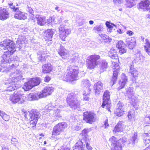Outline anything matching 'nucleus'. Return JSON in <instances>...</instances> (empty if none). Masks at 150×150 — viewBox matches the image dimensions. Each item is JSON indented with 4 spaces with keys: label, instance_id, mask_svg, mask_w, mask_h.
I'll return each instance as SVG.
<instances>
[{
    "label": "nucleus",
    "instance_id": "1",
    "mask_svg": "<svg viewBox=\"0 0 150 150\" xmlns=\"http://www.w3.org/2000/svg\"><path fill=\"white\" fill-rule=\"evenodd\" d=\"M16 44H14L13 42L9 39H7L4 41L0 42V46L1 49L8 50V51L4 52L2 56L3 62L6 63L9 62L10 56L13 54L16 50L15 49V47L16 46L21 49L25 45V43L23 41L21 40L18 39L16 42Z\"/></svg>",
    "mask_w": 150,
    "mask_h": 150
},
{
    "label": "nucleus",
    "instance_id": "2",
    "mask_svg": "<svg viewBox=\"0 0 150 150\" xmlns=\"http://www.w3.org/2000/svg\"><path fill=\"white\" fill-rule=\"evenodd\" d=\"M67 74L63 77V80L66 81H73L78 79V69L77 67L70 66L67 69Z\"/></svg>",
    "mask_w": 150,
    "mask_h": 150
},
{
    "label": "nucleus",
    "instance_id": "3",
    "mask_svg": "<svg viewBox=\"0 0 150 150\" xmlns=\"http://www.w3.org/2000/svg\"><path fill=\"white\" fill-rule=\"evenodd\" d=\"M100 57L99 55L94 54L88 56L86 60V66L88 68L94 69L100 61Z\"/></svg>",
    "mask_w": 150,
    "mask_h": 150
},
{
    "label": "nucleus",
    "instance_id": "4",
    "mask_svg": "<svg viewBox=\"0 0 150 150\" xmlns=\"http://www.w3.org/2000/svg\"><path fill=\"white\" fill-rule=\"evenodd\" d=\"M66 101L68 105L72 109H75L80 108L79 102L74 93H71L68 94Z\"/></svg>",
    "mask_w": 150,
    "mask_h": 150
},
{
    "label": "nucleus",
    "instance_id": "5",
    "mask_svg": "<svg viewBox=\"0 0 150 150\" xmlns=\"http://www.w3.org/2000/svg\"><path fill=\"white\" fill-rule=\"evenodd\" d=\"M41 81V79L39 77L31 79L28 82H25L23 87L25 91H28L35 86L39 85Z\"/></svg>",
    "mask_w": 150,
    "mask_h": 150
},
{
    "label": "nucleus",
    "instance_id": "6",
    "mask_svg": "<svg viewBox=\"0 0 150 150\" xmlns=\"http://www.w3.org/2000/svg\"><path fill=\"white\" fill-rule=\"evenodd\" d=\"M103 103L101 105V107L104 108L105 106L106 108L110 111V92L108 90H106L104 92L103 96Z\"/></svg>",
    "mask_w": 150,
    "mask_h": 150
},
{
    "label": "nucleus",
    "instance_id": "7",
    "mask_svg": "<svg viewBox=\"0 0 150 150\" xmlns=\"http://www.w3.org/2000/svg\"><path fill=\"white\" fill-rule=\"evenodd\" d=\"M15 93V92L13 94L10 96V100L14 103L18 102L19 103L22 104L24 101V96L21 94Z\"/></svg>",
    "mask_w": 150,
    "mask_h": 150
},
{
    "label": "nucleus",
    "instance_id": "8",
    "mask_svg": "<svg viewBox=\"0 0 150 150\" xmlns=\"http://www.w3.org/2000/svg\"><path fill=\"white\" fill-rule=\"evenodd\" d=\"M109 141L111 144L113 146L111 150H122V145L119 142V140H118L114 137H112L109 139Z\"/></svg>",
    "mask_w": 150,
    "mask_h": 150
},
{
    "label": "nucleus",
    "instance_id": "9",
    "mask_svg": "<svg viewBox=\"0 0 150 150\" xmlns=\"http://www.w3.org/2000/svg\"><path fill=\"white\" fill-rule=\"evenodd\" d=\"M83 119L86 122L92 124L95 121V114L90 112H85L83 113Z\"/></svg>",
    "mask_w": 150,
    "mask_h": 150
},
{
    "label": "nucleus",
    "instance_id": "10",
    "mask_svg": "<svg viewBox=\"0 0 150 150\" xmlns=\"http://www.w3.org/2000/svg\"><path fill=\"white\" fill-rule=\"evenodd\" d=\"M57 46L59 47L57 50L58 53L63 59H65L69 57V53L63 46L60 44H58Z\"/></svg>",
    "mask_w": 150,
    "mask_h": 150
},
{
    "label": "nucleus",
    "instance_id": "11",
    "mask_svg": "<svg viewBox=\"0 0 150 150\" xmlns=\"http://www.w3.org/2000/svg\"><path fill=\"white\" fill-rule=\"evenodd\" d=\"M57 46L59 47L57 50L58 53L63 59H65L69 57V53L63 46L60 44H58Z\"/></svg>",
    "mask_w": 150,
    "mask_h": 150
},
{
    "label": "nucleus",
    "instance_id": "12",
    "mask_svg": "<svg viewBox=\"0 0 150 150\" xmlns=\"http://www.w3.org/2000/svg\"><path fill=\"white\" fill-rule=\"evenodd\" d=\"M128 65L129 67V73L134 78L138 77L139 74L138 71L134 68V63L133 62L130 61L128 63Z\"/></svg>",
    "mask_w": 150,
    "mask_h": 150
},
{
    "label": "nucleus",
    "instance_id": "13",
    "mask_svg": "<svg viewBox=\"0 0 150 150\" xmlns=\"http://www.w3.org/2000/svg\"><path fill=\"white\" fill-rule=\"evenodd\" d=\"M54 29H48L45 30L44 33V39L46 41H50L53 35L55 32Z\"/></svg>",
    "mask_w": 150,
    "mask_h": 150
},
{
    "label": "nucleus",
    "instance_id": "14",
    "mask_svg": "<svg viewBox=\"0 0 150 150\" xmlns=\"http://www.w3.org/2000/svg\"><path fill=\"white\" fill-rule=\"evenodd\" d=\"M15 12L14 14V17L15 18L21 20H25L27 18V13L21 11L19 9V8Z\"/></svg>",
    "mask_w": 150,
    "mask_h": 150
},
{
    "label": "nucleus",
    "instance_id": "15",
    "mask_svg": "<svg viewBox=\"0 0 150 150\" xmlns=\"http://www.w3.org/2000/svg\"><path fill=\"white\" fill-rule=\"evenodd\" d=\"M44 95L41 92L30 93L28 96V99L30 101L38 100L43 97Z\"/></svg>",
    "mask_w": 150,
    "mask_h": 150
},
{
    "label": "nucleus",
    "instance_id": "16",
    "mask_svg": "<svg viewBox=\"0 0 150 150\" xmlns=\"http://www.w3.org/2000/svg\"><path fill=\"white\" fill-rule=\"evenodd\" d=\"M150 1L149 0L142 1L139 3V8L144 11H148L150 8Z\"/></svg>",
    "mask_w": 150,
    "mask_h": 150
},
{
    "label": "nucleus",
    "instance_id": "17",
    "mask_svg": "<svg viewBox=\"0 0 150 150\" xmlns=\"http://www.w3.org/2000/svg\"><path fill=\"white\" fill-rule=\"evenodd\" d=\"M9 17V13L6 9L0 7V20H4Z\"/></svg>",
    "mask_w": 150,
    "mask_h": 150
},
{
    "label": "nucleus",
    "instance_id": "18",
    "mask_svg": "<svg viewBox=\"0 0 150 150\" xmlns=\"http://www.w3.org/2000/svg\"><path fill=\"white\" fill-rule=\"evenodd\" d=\"M133 89L132 87L129 88L127 89L126 93V96L129 99H131V100L132 102H134V100L133 99L135 94Z\"/></svg>",
    "mask_w": 150,
    "mask_h": 150
},
{
    "label": "nucleus",
    "instance_id": "19",
    "mask_svg": "<svg viewBox=\"0 0 150 150\" xmlns=\"http://www.w3.org/2000/svg\"><path fill=\"white\" fill-rule=\"evenodd\" d=\"M40 115L38 111L35 109H32L29 112V117L31 120L38 119Z\"/></svg>",
    "mask_w": 150,
    "mask_h": 150
},
{
    "label": "nucleus",
    "instance_id": "20",
    "mask_svg": "<svg viewBox=\"0 0 150 150\" xmlns=\"http://www.w3.org/2000/svg\"><path fill=\"white\" fill-rule=\"evenodd\" d=\"M124 123L123 121H119L115 126L113 130V132L116 133L122 131L124 126Z\"/></svg>",
    "mask_w": 150,
    "mask_h": 150
},
{
    "label": "nucleus",
    "instance_id": "21",
    "mask_svg": "<svg viewBox=\"0 0 150 150\" xmlns=\"http://www.w3.org/2000/svg\"><path fill=\"white\" fill-rule=\"evenodd\" d=\"M103 84L100 81H98L95 84L94 88L96 95L100 94V91L103 88Z\"/></svg>",
    "mask_w": 150,
    "mask_h": 150
},
{
    "label": "nucleus",
    "instance_id": "22",
    "mask_svg": "<svg viewBox=\"0 0 150 150\" xmlns=\"http://www.w3.org/2000/svg\"><path fill=\"white\" fill-rule=\"evenodd\" d=\"M84 146V142L80 140L76 143L75 146L73 147V150H83Z\"/></svg>",
    "mask_w": 150,
    "mask_h": 150
},
{
    "label": "nucleus",
    "instance_id": "23",
    "mask_svg": "<svg viewBox=\"0 0 150 150\" xmlns=\"http://www.w3.org/2000/svg\"><path fill=\"white\" fill-rule=\"evenodd\" d=\"M127 81V77L125 75H124L121 79L119 81V86L118 88L120 90L123 88Z\"/></svg>",
    "mask_w": 150,
    "mask_h": 150
},
{
    "label": "nucleus",
    "instance_id": "24",
    "mask_svg": "<svg viewBox=\"0 0 150 150\" xmlns=\"http://www.w3.org/2000/svg\"><path fill=\"white\" fill-rule=\"evenodd\" d=\"M71 32V30L69 29H65L64 31H62L60 32L59 37L62 40H64L66 37Z\"/></svg>",
    "mask_w": 150,
    "mask_h": 150
},
{
    "label": "nucleus",
    "instance_id": "25",
    "mask_svg": "<svg viewBox=\"0 0 150 150\" xmlns=\"http://www.w3.org/2000/svg\"><path fill=\"white\" fill-rule=\"evenodd\" d=\"M42 72L44 73H49L52 71V66L50 64H45L42 66Z\"/></svg>",
    "mask_w": 150,
    "mask_h": 150
},
{
    "label": "nucleus",
    "instance_id": "26",
    "mask_svg": "<svg viewBox=\"0 0 150 150\" xmlns=\"http://www.w3.org/2000/svg\"><path fill=\"white\" fill-rule=\"evenodd\" d=\"M36 18L37 19V23L40 25H44L46 24L45 17H41L39 15H36Z\"/></svg>",
    "mask_w": 150,
    "mask_h": 150
},
{
    "label": "nucleus",
    "instance_id": "27",
    "mask_svg": "<svg viewBox=\"0 0 150 150\" xmlns=\"http://www.w3.org/2000/svg\"><path fill=\"white\" fill-rule=\"evenodd\" d=\"M53 91V88L52 87H46L42 91L41 93L44 95L43 97L47 95H50Z\"/></svg>",
    "mask_w": 150,
    "mask_h": 150
},
{
    "label": "nucleus",
    "instance_id": "28",
    "mask_svg": "<svg viewBox=\"0 0 150 150\" xmlns=\"http://www.w3.org/2000/svg\"><path fill=\"white\" fill-rule=\"evenodd\" d=\"M21 71L18 70H16L15 73L16 74L17 73L18 76H16L13 77L12 78V79H13V81L12 79V83H14L15 82H17V80H21L22 79L23 76L22 75V74H23L22 72Z\"/></svg>",
    "mask_w": 150,
    "mask_h": 150
},
{
    "label": "nucleus",
    "instance_id": "29",
    "mask_svg": "<svg viewBox=\"0 0 150 150\" xmlns=\"http://www.w3.org/2000/svg\"><path fill=\"white\" fill-rule=\"evenodd\" d=\"M119 72V70L117 69L114 70L113 72V75L111 79L110 83L112 86L116 82L117 79L118 73Z\"/></svg>",
    "mask_w": 150,
    "mask_h": 150
},
{
    "label": "nucleus",
    "instance_id": "30",
    "mask_svg": "<svg viewBox=\"0 0 150 150\" xmlns=\"http://www.w3.org/2000/svg\"><path fill=\"white\" fill-rule=\"evenodd\" d=\"M126 42L128 45V47L130 49H132L134 47L135 42L134 41H132L131 38H127L126 39Z\"/></svg>",
    "mask_w": 150,
    "mask_h": 150
},
{
    "label": "nucleus",
    "instance_id": "31",
    "mask_svg": "<svg viewBox=\"0 0 150 150\" xmlns=\"http://www.w3.org/2000/svg\"><path fill=\"white\" fill-rule=\"evenodd\" d=\"M100 61V70L102 71H105L108 67V63L105 60H102Z\"/></svg>",
    "mask_w": 150,
    "mask_h": 150
},
{
    "label": "nucleus",
    "instance_id": "32",
    "mask_svg": "<svg viewBox=\"0 0 150 150\" xmlns=\"http://www.w3.org/2000/svg\"><path fill=\"white\" fill-rule=\"evenodd\" d=\"M91 89H85L83 92V99L85 101H88L89 100L90 98V91Z\"/></svg>",
    "mask_w": 150,
    "mask_h": 150
},
{
    "label": "nucleus",
    "instance_id": "33",
    "mask_svg": "<svg viewBox=\"0 0 150 150\" xmlns=\"http://www.w3.org/2000/svg\"><path fill=\"white\" fill-rule=\"evenodd\" d=\"M81 85L82 87L86 88L85 89H87L88 88L90 89L89 87L91 85V83L88 80L83 79L82 80L81 83Z\"/></svg>",
    "mask_w": 150,
    "mask_h": 150
},
{
    "label": "nucleus",
    "instance_id": "34",
    "mask_svg": "<svg viewBox=\"0 0 150 150\" xmlns=\"http://www.w3.org/2000/svg\"><path fill=\"white\" fill-rule=\"evenodd\" d=\"M56 125L58 127V129H59L61 132L63 131L64 129L67 127V125L65 122L59 123Z\"/></svg>",
    "mask_w": 150,
    "mask_h": 150
},
{
    "label": "nucleus",
    "instance_id": "35",
    "mask_svg": "<svg viewBox=\"0 0 150 150\" xmlns=\"http://www.w3.org/2000/svg\"><path fill=\"white\" fill-rule=\"evenodd\" d=\"M56 125L58 127V129H59L61 132L63 131L64 129L67 127V125L65 122L59 123Z\"/></svg>",
    "mask_w": 150,
    "mask_h": 150
},
{
    "label": "nucleus",
    "instance_id": "36",
    "mask_svg": "<svg viewBox=\"0 0 150 150\" xmlns=\"http://www.w3.org/2000/svg\"><path fill=\"white\" fill-rule=\"evenodd\" d=\"M56 125L58 127V129H59L61 132L63 131L64 129L67 127V125L65 122L59 123Z\"/></svg>",
    "mask_w": 150,
    "mask_h": 150
},
{
    "label": "nucleus",
    "instance_id": "37",
    "mask_svg": "<svg viewBox=\"0 0 150 150\" xmlns=\"http://www.w3.org/2000/svg\"><path fill=\"white\" fill-rule=\"evenodd\" d=\"M56 125L58 127V129H59L61 132L63 131L64 129L67 127V125L65 122L59 123Z\"/></svg>",
    "mask_w": 150,
    "mask_h": 150
},
{
    "label": "nucleus",
    "instance_id": "38",
    "mask_svg": "<svg viewBox=\"0 0 150 150\" xmlns=\"http://www.w3.org/2000/svg\"><path fill=\"white\" fill-rule=\"evenodd\" d=\"M109 56L111 58L114 59H118L117 54L115 50L114 49H111L110 51L108 53Z\"/></svg>",
    "mask_w": 150,
    "mask_h": 150
},
{
    "label": "nucleus",
    "instance_id": "39",
    "mask_svg": "<svg viewBox=\"0 0 150 150\" xmlns=\"http://www.w3.org/2000/svg\"><path fill=\"white\" fill-rule=\"evenodd\" d=\"M146 45L144 46V49L146 52L149 55H150V51L149 47L150 46V43L148 39H146L145 40Z\"/></svg>",
    "mask_w": 150,
    "mask_h": 150
},
{
    "label": "nucleus",
    "instance_id": "40",
    "mask_svg": "<svg viewBox=\"0 0 150 150\" xmlns=\"http://www.w3.org/2000/svg\"><path fill=\"white\" fill-rule=\"evenodd\" d=\"M87 133L88 130L87 129H84L82 131L81 134H80L81 136H82V139L81 140L82 142H84V139L86 138H89L87 135Z\"/></svg>",
    "mask_w": 150,
    "mask_h": 150
},
{
    "label": "nucleus",
    "instance_id": "41",
    "mask_svg": "<svg viewBox=\"0 0 150 150\" xmlns=\"http://www.w3.org/2000/svg\"><path fill=\"white\" fill-rule=\"evenodd\" d=\"M0 116L5 121H8L10 118V117L9 115L5 113L4 112L1 110H0Z\"/></svg>",
    "mask_w": 150,
    "mask_h": 150
},
{
    "label": "nucleus",
    "instance_id": "42",
    "mask_svg": "<svg viewBox=\"0 0 150 150\" xmlns=\"http://www.w3.org/2000/svg\"><path fill=\"white\" fill-rule=\"evenodd\" d=\"M136 58L135 59L137 62H142L144 60V57L143 56L140 52H138L136 54Z\"/></svg>",
    "mask_w": 150,
    "mask_h": 150
},
{
    "label": "nucleus",
    "instance_id": "43",
    "mask_svg": "<svg viewBox=\"0 0 150 150\" xmlns=\"http://www.w3.org/2000/svg\"><path fill=\"white\" fill-rule=\"evenodd\" d=\"M119 142L121 144L122 143L124 145H128L131 143L130 141L127 140L126 138L125 137L120 139L119 140Z\"/></svg>",
    "mask_w": 150,
    "mask_h": 150
},
{
    "label": "nucleus",
    "instance_id": "44",
    "mask_svg": "<svg viewBox=\"0 0 150 150\" xmlns=\"http://www.w3.org/2000/svg\"><path fill=\"white\" fill-rule=\"evenodd\" d=\"M126 2V5L129 8H132L135 5L134 0H125Z\"/></svg>",
    "mask_w": 150,
    "mask_h": 150
},
{
    "label": "nucleus",
    "instance_id": "45",
    "mask_svg": "<svg viewBox=\"0 0 150 150\" xmlns=\"http://www.w3.org/2000/svg\"><path fill=\"white\" fill-rule=\"evenodd\" d=\"M130 139L132 142V144L134 145L136 143H137L138 141L137 133H135Z\"/></svg>",
    "mask_w": 150,
    "mask_h": 150
},
{
    "label": "nucleus",
    "instance_id": "46",
    "mask_svg": "<svg viewBox=\"0 0 150 150\" xmlns=\"http://www.w3.org/2000/svg\"><path fill=\"white\" fill-rule=\"evenodd\" d=\"M58 128V127L56 125L54 127L52 132V135H59V134L61 132Z\"/></svg>",
    "mask_w": 150,
    "mask_h": 150
},
{
    "label": "nucleus",
    "instance_id": "47",
    "mask_svg": "<svg viewBox=\"0 0 150 150\" xmlns=\"http://www.w3.org/2000/svg\"><path fill=\"white\" fill-rule=\"evenodd\" d=\"M9 7L12 10L13 12H15L17 10H18L19 8L18 7H16L15 6L13 5V3L11 2H9L8 4Z\"/></svg>",
    "mask_w": 150,
    "mask_h": 150
},
{
    "label": "nucleus",
    "instance_id": "48",
    "mask_svg": "<svg viewBox=\"0 0 150 150\" xmlns=\"http://www.w3.org/2000/svg\"><path fill=\"white\" fill-rule=\"evenodd\" d=\"M103 27L101 25H97L94 27L93 28V30L95 32H99L103 30Z\"/></svg>",
    "mask_w": 150,
    "mask_h": 150
},
{
    "label": "nucleus",
    "instance_id": "49",
    "mask_svg": "<svg viewBox=\"0 0 150 150\" xmlns=\"http://www.w3.org/2000/svg\"><path fill=\"white\" fill-rule=\"evenodd\" d=\"M115 113L116 115L118 116H121L124 114V110H115Z\"/></svg>",
    "mask_w": 150,
    "mask_h": 150
},
{
    "label": "nucleus",
    "instance_id": "50",
    "mask_svg": "<svg viewBox=\"0 0 150 150\" xmlns=\"http://www.w3.org/2000/svg\"><path fill=\"white\" fill-rule=\"evenodd\" d=\"M116 47L119 49L123 47H126V46L122 41L120 40L118 42Z\"/></svg>",
    "mask_w": 150,
    "mask_h": 150
},
{
    "label": "nucleus",
    "instance_id": "51",
    "mask_svg": "<svg viewBox=\"0 0 150 150\" xmlns=\"http://www.w3.org/2000/svg\"><path fill=\"white\" fill-rule=\"evenodd\" d=\"M135 116V112L134 110H131L129 112L128 114V117L129 118H134Z\"/></svg>",
    "mask_w": 150,
    "mask_h": 150
},
{
    "label": "nucleus",
    "instance_id": "52",
    "mask_svg": "<svg viewBox=\"0 0 150 150\" xmlns=\"http://www.w3.org/2000/svg\"><path fill=\"white\" fill-rule=\"evenodd\" d=\"M47 56L45 55L43 53H42L41 56H40L38 57V59L39 61L42 62L46 60V58H47Z\"/></svg>",
    "mask_w": 150,
    "mask_h": 150
},
{
    "label": "nucleus",
    "instance_id": "53",
    "mask_svg": "<svg viewBox=\"0 0 150 150\" xmlns=\"http://www.w3.org/2000/svg\"><path fill=\"white\" fill-rule=\"evenodd\" d=\"M17 88L16 86H15V84H14V85L13 84L12 86L10 85L8 86V87H7L6 91H12L15 89H16Z\"/></svg>",
    "mask_w": 150,
    "mask_h": 150
},
{
    "label": "nucleus",
    "instance_id": "54",
    "mask_svg": "<svg viewBox=\"0 0 150 150\" xmlns=\"http://www.w3.org/2000/svg\"><path fill=\"white\" fill-rule=\"evenodd\" d=\"M84 142H85L86 144V148L87 149L89 150H91L92 149V147L89 146V144H88V142H90V139L89 138H86L85 139Z\"/></svg>",
    "mask_w": 150,
    "mask_h": 150
},
{
    "label": "nucleus",
    "instance_id": "55",
    "mask_svg": "<svg viewBox=\"0 0 150 150\" xmlns=\"http://www.w3.org/2000/svg\"><path fill=\"white\" fill-rule=\"evenodd\" d=\"M123 104L120 101H119L117 104L116 110H123L124 109L123 107Z\"/></svg>",
    "mask_w": 150,
    "mask_h": 150
},
{
    "label": "nucleus",
    "instance_id": "56",
    "mask_svg": "<svg viewBox=\"0 0 150 150\" xmlns=\"http://www.w3.org/2000/svg\"><path fill=\"white\" fill-rule=\"evenodd\" d=\"M145 133L144 134H150V126H146L144 127Z\"/></svg>",
    "mask_w": 150,
    "mask_h": 150
},
{
    "label": "nucleus",
    "instance_id": "57",
    "mask_svg": "<svg viewBox=\"0 0 150 150\" xmlns=\"http://www.w3.org/2000/svg\"><path fill=\"white\" fill-rule=\"evenodd\" d=\"M54 107V106L51 104H49L45 107L47 112H50V110H52Z\"/></svg>",
    "mask_w": 150,
    "mask_h": 150
},
{
    "label": "nucleus",
    "instance_id": "58",
    "mask_svg": "<svg viewBox=\"0 0 150 150\" xmlns=\"http://www.w3.org/2000/svg\"><path fill=\"white\" fill-rule=\"evenodd\" d=\"M29 120H30L31 122H30V125L32 124L33 125V127L35 126H36V125L38 119H34V120H31L30 118L29 119Z\"/></svg>",
    "mask_w": 150,
    "mask_h": 150
},
{
    "label": "nucleus",
    "instance_id": "59",
    "mask_svg": "<svg viewBox=\"0 0 150 150\" xmlns=\"http://www.w3.org/2000/svg\"><path fill=\"white\" fill-rule=\"evenodd\" d=\"M55 112V115L56 117H60L61 115L60 114V110L59 109H57L56 110H54Z\"/></svg>",
    "mask_w": 150,
    "mask_h": 150
},
{
    "label": "nucleus",
    "instance_id": "60",
    "mask_svg": "<svg viewBox=\"0 0 150 150\" xmlns=\"http://www.w3.org/2000/svg\"><path fill=\"white\" fill-rule=\"evenodd\" d=\"M125 47H123V48L119 49V52L120 54H123L126 52V50L125 49Z\"/></svg>",
    "mask_w": 150,
    "mask_h": 150
},
{
    "label": "nucleus",
    "instance_id": "61",
    "mask_svg": "<svg viewBox=\"0 0 150 150\" xmlns=\"http://www.w3.org/2000/svg\"><path fill=\"white\" fill-rule=\"evenodd\" d=\"M12 143L14 144L15 146H16V144L18 143V140L17 139L15 138H12L11 140Z\"/></svg>",
    "mask_w": 150,
    "mask_h": 150
},
{
    "label": "nucleus",
    "instance_id": "62",
    "mask_svg": "<svg viewBox=\"0 0 150 150\" xmlns=\"http://www.w3.org/2000/svg\"><path fill=\"white\" fill-rule=\"evenodd\" d=\"M52 18L50 17L47 20H46V23H47V25H49L52 22Z\"/></svg>",
    "mask_w": 150,
    "mask_h": 150
},
{
    "label": "nucleus",
    "instance_id": "63",
    "mask_svg": "<svg viewBox=\"0 0 150 150\" xmlns=\"http://www.w3.org/2000/svg\"><path fill=\"white\" fill-rule=\"evenodd\" d=\"M100 36L101 38H102L103 40H107L109 37L108 35L104 34H101Z\"/></svg>",
    "mask_w": 150,
    "mask_h": 150
},
{
    "label": "nucleus",
    "instance_id": "64",
    "mask_svg": "<svg viewBox=\"0 0 150 150\" xmlns=\"http://www.w3.org/2000/svg\"><path fill=\"white\" fill-rule=\"evenodd\" d=\"M29 112H30L28 111V112L25 111H24L23 112V115H24L25 118L27 119H28V117L29 115Z\"/></svg>",
    "mask_w": 150,
    "mask_h": 150
}]
</instances>
